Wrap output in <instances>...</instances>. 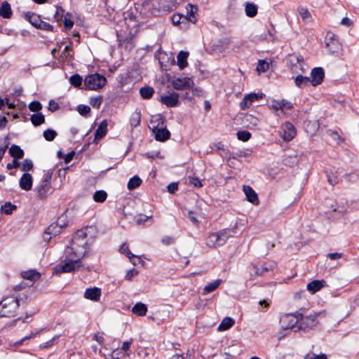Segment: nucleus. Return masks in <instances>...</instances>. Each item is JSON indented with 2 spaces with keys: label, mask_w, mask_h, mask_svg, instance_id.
<instances>
[{
  "label": "nucleus",
  "mask_w": 359,
  "mask_h": 359,
  "mask_svg": "<svg viewBox=\"0 0 359 359\" xmlns=\"http://www.w3.org/2000/svg\"><path fill=\"white\" fill-rule=\"evenodd\" d=\"M77 111L81 116H86L90 114V108L87 105L80 104L77 107Z\"/></svg>",
  "instance_id": "56"
},
{
  "label": "nucleus",
  "mask_w": 359,
  "mask_h": 359,
  "mask_svg": "<svg viewBox=\"0 0 359 359\" xmlns=\"http://www.w3.org/2000/svg\"><path fill=\"white\" fill-rule=\"evenodd\" d=\"M231 236V231L228 229H222L218 232L211 233L206 238V245L209 248H217L224 245Z\"/></svg>",
  "instance_id": "3"
},
{
  "label": "nucleus",
  "mask_w": 359,
  "mask_h": 359,
  "mask_svg": "<svg viewBox=\"0 0 359 359\" xmlns=\"http://www.w3.org/2000/svg\"><path fill=\"white\" fill-rule=\"evenodd\" d=\"M184 20H187V17L180 14H174L172 16V22L175 25H179Z\"/></svg>",
  "instance_id": "49"
},
{
  "label": "nucleus",
  "mask_w": 359,
  "mask_h": 359,
  "mask_svg": "<svg viewBox=\"0 0 359 359\" xmlns=\"http://www.w3.org/2000/svg\"><path fill=\"white\" fill-rule=\"evenodd\" d=\"M50 179L51 175L49 173H46L37 185L36 190L40 197H46L48 194L51 193Z\"/></svg>",
  "instance_id": "8"
},
{
  "label": "nucleus",
  "mask_w": 359,
  "mask_h": 359,
  "mask_svg": "<svg viewBox=\"0 0 359 359\" xmlns=\"http://www.w3.org/2000/svg\"><path fill=\"white\" fill-rule=\"evenodd\" d=\"M33 180L29 173H24L21 177L19 185L20 187L25 191H29L32 187Z\"/></svg>",
  "instance_id": "19"
},
{
  "label": "nucleus",
  "mask_w": 359,
  "mask_h": 359,
  "mask_svg": "<svg viewBox=\"0 0 359 359\" xmlns=\"http://www.w3.org/2000/svg\"><path fill=\"white\" fill-rule=\"evenodd\" d=\"M138 274V271L135 269H130L129 271H127V273L126 275V279L127 280H131L134 276H135L136 275Z\"/></svg>",
  "instance_id": "61"
},
{
  "label": "nucleus",
  "mask_w": 359,
  "mask_h": 359,
  "mask_svg": "<svg viewBox=\"0 0 359 359\" xmlns=\"http://www.w3.org/2000/svg\"><path fill=\"white\" fill-rule=\"evenodd\" d=\"M57 338H58V336H55L51 339L48 340V341L41 344L39 346L40 348L43 349V348H47L51 347L52 346H53V344H55V342L57 339Z\"/></svg>",
  "instance_id": "59"
},
{
  "label": "nucleus",
  "mask_w": 359,
  "mask_h": 359,
  "mask_svg": "<svg viewBox=\"0 0 359 359\" xmlns=\"http://www.w3.org/2000/svg\"><path fill=\"white\" fill-rule=\"evenodd\" d=\"M20 306V299L14 296H6L0 302V316L2 317L14 316Z\"/></svg>",
  "instance_id": "2"
},
{
  "label": "nucleus",
  "mask_w": 359,
  "mask_h": 359,
  "mask_svg": "<svg viewBox=\"0 0 359 359\" xmlns=\"http://www.w3.org/2000/svg\"><path fill=\"white\" fill-rule=\"evenodd\" d=\"M102 291L98 287H90L87 288L83 294V297L93 302H97L100 300L101 297Z\"/></svg>",
  "instance_id": "17"
},
{
  "label": "nucleus",
  "mask_w": 359,
  "mask_h": 359,
  "mask_svg": "<svg viewBox=\"0 0 359 359\" xmlns=\"http://www.w3.org/2000/svg\"><path fill=\"white\" fill-rule=\"evenodd\" d=\"M268 107L275 112L280 111L282 114H285L287 111L293 108V104L285 99H271L268 100Z\"/></svg>",
  "instance_id": "6"
},
{
  "label": "nucleus",
  "mask_w": 359,
  "mask_h": 359,
  "mask_svg": "<svg viewBox=\"0 0 359 359\" xmlns=\"http://www.w3.org/2000/svg\"><path fill=\"white\" fill-rule=\"evenodd\" d=\"M325 43L327 50L332 53H337L341 48V43L337 39H335V35L333 34H331L326 38Z\"/></svg>",
  "instance_id": "15"
},
{
  "label": "nucleus",
  "mask_w": 359,
  "mask_h": 359,
  "mask_svg": "<svg viewBox=\"0 0 359 359\" xmlns=\"http://www.w3.org/2000/svg\"><path fill=\"white\" fill-rule=\"evenodd\" d=\"M33 168L32 161L29 159H25L22 161L20 165V169L22 171H29Z\"/></svg>",
  "instance_id": "50"
},
{
  "label": "nucleus",
  "mask_w": 359,
  "mask_h": 359,
  "mask_svg": "<svg viewBox=\"0 0 359 359\" xmlns=\"http://www.w3.org/2000/svg\"><path fill=\"white\" fill-rule=\"evenodd\" d=\"M263 97V94L259 93H250L244 96L242 101L240 102V107L241 109L245 110L249 108L252 104Z\"/></svg>",
  "instance_id": "11"
},
{
  "label": "nucleus",
  "mask_w": 359,
  "mask_h": 359,
  "mask_svg": "<svg viewBox=\"0 0 359 359\" xmlns=\"http://www.w3.org/2000/svg\"><path fill=\"white\" fill-rule=\"evenodd\" d=\"M86 231H79L72 239V245L65 251V259L57 266L60 273H70L79 270L81 266V259L89 249L90 244L86 240Z\"/></svg>",
  "instance_id": "1"
},
{
  "label": "nucleus",
  "mask_w": 359,
  "mask_h": 359,
  "mask_svg": "<svg viewBox=\"0 0 359 359\" xmlns=\"http://www.w3.org/2000/svg\"><path fill=\"white\" fill-rule=\"evenodd\" d=\"M93 198L97 203H103L107 198V193L104 190L96 191L94 193Z\"/></svg>",
  "instance_id": "41"
},
{
  "label": "nucleus",
  "mask_w": 359,
  "mask_h": 359,
  "mask_svg": "<svg viewBox=\"0 0 359 359\" xmlns=\"http://www.w3.org/2000/svg\"><path fill=\"white\" fill-rule=\"evenodd\" d=\"M69 81L72 86L79 87L82 84L83 79L79 74H76L70 77Z\"/></svg>",
  "instance_id": "45"
},
{
  "label": "nucleus",
  "mask_w": 359,
  "mask_h": 359,
  "mask_svg": "<svg viewBox=\"0 0 359 359\" xmlns=\"http://www.w3.org/2000/svg\"><path fill=\"white\" fill-rule=\"evenodd\" d=\"M42 330H43L41 329V330H38V331H36L35 332H32L30 334H29L27 336H25V337L21 339L20 340L17 341L16 342H15L13 346H19L22 345L25 340L30 339L34 338L36 336H38L41 332Z\"/></svg>",
  "instance_id": "44"
},
{
  "label": "nucleus",
  "mask_w": 359,
  "mask_h": 359,
  "mask_svg": "<svg viewBox=\"0 0 359 359\" xmlns=\"http://www.w3.org/2000/svg\"><path fill=\"white\" fill-rule=\"evenodd\" d=\"M221 283H222L221 279H217L212 283H208L203 288L202 294L205 295L208 293H210V292L215 291L217 288L219 287V286L221 285Z\"/></svg>",
  "instance_id": "29"
},
{
  "label": "nucleus",
  "mask_w": 359,
  "mask_h": 359,
  "mask_svg": "<svg viewBox=\"0 0 359 359\" xmlns=\"http://www.w3.org/2000/svg\"><path fill=\"white\" fill-rule=\"evenodd\" d=\"M16 208V206L12 205L11 203H6L4 206L1 207V210L6 215L12 213L13 210Z\"/></svg>",
  "instance_id": "58"
},
{
  "label": "nucleus",
  "mask_w": 359,
  "mask_h": 359,
  "mask_svg": "<svg viewBox=\"0 0 359 359\" xmlns=\"http://www.w3.org/2000/svg\"><path fill=\"white\" fill-rule=\"evenodd\" d=\"M327 256L332 260H336L342 258L343 254L340 252H332L327 254Z\"/></svg>",
  "instance_id": "62"
},
{
  "label": "nucleus",
  "mask_w": 359,
  "mask_h": 359,
  "mask_svg": "<svg viewBox=\"0 0 359 359\" xmlns=\"http://www.w3.org/2000/svg\"><path fill=\"white\" fill-rule=\"evenodd\" d=\"M165 126L164 118L161 114L152 116L150 120L149 128L151 130H155V128H159Z\"/></svg>",
  "instance_id": "23"
},
{
  "label": "nucleus",
  "mask_w": 359,
  "mask_h": 359,
  "mask_svg": "<svg viewBox=\"0 0 359 359\" xmlns=\"http://www.w3.org/2000/svg\"><path fill=\"white\" fill-rule=\"evenodd\" d=\"M140 93L142 98L150 99L154 93V90L152 87L145 86L140 88Z\"/></svg>",
  "instance_id": "40"
},
{
  "label": "nucleus",
  "mask_w": 359,
  "mask_h": 359,
  "mask_svg": "<svg viewBox=\"0 0 359 359\" xmlns=\"http://www.w3.org/2000/svg\"><path fill=\"white\" fill-rule=\"evenodd\" d=\"M141 121V113L139 110H135L130 116V123L132 128H135L140 125Z\"/></svg>",
  "instance_id": "38"
},
{
  "label": "nucleus",
  "mask_w": 359,
  "mask_h": 359,
  "mask_svg": "<svg viewBox=\"0 0 359 359\" xmlns=\"http://www.w3.org/2000/svg\"><path fill=\"white\" fill-rule=\"evenodd\" d=\"M12 13L10 4L7 1H4L0 6V15L4 18H10Z\"/></svg>",
  "instance_id": "28"
},
{
  "label": "nucleus",
  "mask_w": 359,
  "mask_h": 359,
  "mask_svg": "<svg viewBox=\"0 0 359 359\" xmlns=\"http://www.w3.org/2000/svg\"><path fill=\"white\" fill-rule=\"evenodd\" d=\"M25 18L34 27L37 28L39 27H41L42 21L41 20L39 15L34 13H27L25 14Z\"/></svg>",
  "instance_id": "30"
},
{
  "label": "nucleus",
  "mask_w": 359,
  "mask_h": 359,
  "mask_svg": "<svg viewBox=\"0 0 359 359\" xmlns=\"http://www.w3.org/2000/svg\"><path fill=\"white\" fill-rule=\"evenodd\" d=\"M142 182V180L137 175H135L129 180L127 188L129 190L135 189L141 185Z\"/></svg>",
  "instance_id": "36"
},
{
  "label": "nucleus",
  "mask_w": 359,
  "mask_h": 359,
  "mask_svg": "<svg viewBox=\"0 0 359 359\" xmlns=\"http://www.w3.org/2000/svg\"><path fill=\"white\" fill-rule=\"evenodd\" d=\"M301 318V313H286L283 315L280 318V324L282 329L291 330L299 321Z\"/></svg>",
  "instance_id": "7"
},
{
  "label": "nucleus",
  "mask_w": 359,
  "mask_h": 359,
  "mask_svg": "<svg viewBox=\"0 0 359 359\" xmlns=\"http://www.w3.org/2000/svg\"><path fill=\"white\" fill-rule=\"evenodd\" d=\"M89 102L93 107L98 109L102 102V97L101 96L91 97Z\"/></svg>",
  "instance_id": "48"
},
{
  "label": "nucleus",
  "mask_w": 359,
  "mask_h": 359,
  "mask_svg": "<svg viewBox=\"0 0 359 359\" xmlns=\"http://www.w3.org/2000/svg\"><path fill=\"white\" fill-rule=\"evenodd\" d=\"M188 53L184 51H180L177 57V65L179 66L180 69H183L184 67H186L188 65L187 62V57H188Z\"/></svg>",
  "instance_id": "31"
},
{
  "label": "nucleus",
  "mask_w": 359,
  "mask_h": 359,
  "mask_svg": "<svg viewBox=\"0 0 359 359\" xmlns=\"http://www.w3.org/2000/svg\"><path fill=\"white\" fill-rule=\"evenodd\" d=\"M121 253L126 255L130 259L134 257V255L130 251L128 245L123 243L119 249Z\"/></svg>",
  "instance_id": "54"
},
{
  "label": "nucleus",
  "mask_w": 359,
  "mask_h": 359,
  "mask_svg": "<svg viewBox=\"0 0 359 359\" xmlns=\"http://www.w3.org/2000/svg\"><path fill=\"white\" fill-rule=\"evenodd\" d=\"M250 133L247 130L238 131L237 133L238 139L243 142L248 141L250 138Z\"/></svg>",
  "instance_id": "52"
},
{
  "label": "nucleus",
  "mask_w": 359,
  "mask_h": 359,
  "mask_svg": "<svg viewBox=\"0 0 359 359\" xmlns=\"http://www.w3.org/2000/svg\"><path fill=\"white\" fill-rule=\"evenodd\" d=\"M21 276L26 280L35 281L40 278L41 274L35 269H29L22 271L21 272Z\"/></svg>",
  "instance_id": "24"
},
{
  "label": "nucleus",
  "mask_w": 359,
  "mask_h": 359,
  "mask_svg": "<svg viewBox=\"0 0 359 359\" xmlns=\"http://www.w3.org/2000/svg\"><path fill=\"white\" fill-rule=\"evenodd\" d=\"M186 10L187 14L184 16L187 17V20H189L192 23H196L197 19L195 16V14L198 11V8L194 5L187 4L186 6Z\"/></svg>",
  "instance_id": "25"
},
{
  "label": "nucleus",
  "mask_w": 359,
  "mask_h": 359,
  "mask_svg": "<svg viewBox=\"0 0 359 359\" xmlns=\"http://www.w3.org/2000/svg\"><path fill=\"white\" fill-rule=\"evenodd\" d=\"M229 43L230 41L229 39L221 40L215 45V50L219 53H222L226 48H228Z\"/></svg>",
  "instance_id": "43"
},
{
  "label": "nucleus",
  "mask_w": 359,
  "mask_h": 359,
  "mask_svg": "<svg viewBox=\"0 0 359 359\" xmlns=\"http://www.w3.org/2000/svg\"><path fill=\"white\" fill-rule=\"evenodd\" d=\"M280 135L286 142L292 140L296 135L294 126L290 122L284 123L281 126Z\"/></svg>",
  "instance_id": "10"
},
{
  "label": "nucleus",
  "mask_w": 359,
  "mask_h": 359,
  "mask_svg": "<svg viewBox=\"0 0 359 359\" xmlns=\"http://www.w3.org/2000/svg\"><path fill=\"white\" fill-rule=\"evenodd\" d=\"M245 12L247 16L253 18L257 13V6L255 4L248 2L245 4Z\"/></svg>",
  "instance_id": "35"
},
{
  "label": "nucleus",
  "mask_w": 359,
  "mask_h": 359,
  "mask_svg": "<svg viewBox=\"0 0 359 359\" xmlns=\"http://www.w3.org/2000/svg\"><path fill=\"white\" fill-rule=\"evenodd\" d=\"M67 226L66 217H60L56 222L51 224L47 227L43 234V240L47 242L50 241L53 236H56L61 233Z\"/></svg>",
  "instance_id": "4"
},
{
  "label": "nucleus",
  "mask_w": 359,
  "mask_h": 359,
  "mask_svg": "<svg viewBox=\"0 0 359 359\" xmlns=\"http://www.w3.org/2000/svg\"><path fill=\"white\" fill-rule=\"evenodd\" d=\"M126 24L128 27L135 28L139 25V21L133 13H128L125 16Z\"/></svg>",
  "instance_id": "33"
},
{
  "label": "nucleus",
  "mask_w": 359,
  "mask_h": 359,
  "mask_svg": "<svg viewBox=\"0 0 359 359\" xmlns=\"http://www.w3.org/2000/svg\"><path fill=\"white\" fill-rule=\"evenodd\" d=\"M325 286L326 282L324 280H315L309 283L306 288L311 294H314Z\"/></svg>",
  "instance_id": "20"
},
{
  "label": "nucleus",
  "mask_w": 359,
  "mask_h": 359,
  "mask_svg": "<svg viewBox=\"0 0 359 359\" xmlns=\"http://www.w3.org/2000/svg\"><path fill=\"white\" fill-rule=\"evenodd\" d=\"M234 324V320L231 318H224L218 327L219 331H224L229 329Z\"/></svg>",
  "instance_id": "37"
},
{
  "label": "nucleus",
  "mask_w": 359,
  "mask_h": 359,
  "mask_svg": "<svg viewBox=\"0 0 359 359\" xmlns=\"http://www.w3.org/2000/svg\"><path fill=\"white\" fill-rule=\"evenodd\" d=\"M57 135V133L52 129H47L43 132V137L47 141H53Z\"/></svg>",
  "instance_id": "47"
},
{
  "label": "nucleus",
  "mask_w": 359,
  "mask_h": 359,
  "mask_svg": "<svg viewBox=\"0 0 359 359\" xmlns=\"http://www.w3.org/2000/svg\"><path fill=\"white\" fill-rule=\"evenodd\" d=\"M133 343V339L123 342L121 347L120 348L123 353L126 355L129 356L130 354V346Z\"/></svg>",
  "instance_id": "46"
},
{
  "label": "nucleus",
  "mask_w": 359,
  "mask_h": 359,
  "mask_svg": "<svg viewBox=\"0 0 359 359\" xmlns=\"http://www.w3.org/2000/svg\"><path fill=\"white\" fill-rule=\"evenodd\" d=\"M48 110L50 111H55L59 108L57 102L54 100H50L48 103Z\"/></svg>",
  "instance_id": "63"
},
{
  "label": "nucleus",
  "mask_w": 359,
  "mask_h": 359,
  "mask_svg": "<svg viewBox=\"0 0 359 359\" xmlns=\"http://www.w3.org/2000/svg\"><path fill=\"white\" fill-rule=\"evenodd\" d=\"M62 46L61 44H57V46L53 48L52 50V55L53 56L55 57V58H58L60 60H64V59H67L68 57H72V55H70L69 53H67V51L69 50L70 48V46H66L62 53L58 56L57 55V53L58 52L60 51V48H61Z\"/></svg>",
  "instance_id": "22"
},
{
  "label": "nucleus",
  "mask_w": 359,
  "mask_h": 359,
  "mask_svg": "<svg viewBox=\"0 0 359 359\" xmlns=\"http://www.w3.org/2000/svg\"><path fill=\"white\" fill-rule=\"evenodd\" d=\"M188 180H189V183L195 187L199 188L203 186V184H202L201 180L198 177H196L195 175L189 176Z\"/></svg>",
  "instance_id": "53"
},
{
  "label": "nucleus",
  "mask_w": 359,
  "mask_h": 359,
  "mask_svg": "<svg viewBox=\"0 0 359 359\" xmlns=\"http://www.w3.org/2000/svg\"><path fill=\"white\" fill-rule=\"evenodd\" d=\"M147 311V305L142 302L136 303L132 308V312L139 316H144Z\"/></svg>",
  "instance_id": "27"
},
{
  "label": "nucleus",
  "mask_w": 359,
  "mask_h": 359,
  "mask_svg": "<svg viewBox=\"0 0 359 359\" xmlns=\"http://www.w3.org/2000/svg\"><path fill=\"white\" fill-rule=\"evenodd\" d=\"M107 80L104 76L99 74H93L85 78L83 85L86 89L97 90L104 86Z\"/></svg>",
  "instance_id": "5"
},
{
  "label": "nucleus",
  "mask_w": 359,
  "mask_h": 359,
  "mask_svg": "<svg viewBox=\"0 0 359 359\" xmlns=\"http://www.w3.org/2000/svg\"><path fill=\"white\" fill-rule=\"evenodd\" d=\"M295 85L299 88H304L309 85L310 83V78L307 76H303L302 75H299L294 79Z\"/></svg>",
  "instance_id": "34"
},
{
  "label": "nucleus",
  "mask_w": 359,
  "mask_h": 359,
  "mask_svg": "<svg viewBox=\"0 0 359 359\" xmlns=\"http://www.w3.org/2000/svg\"><path fill=\"white\" fill-rule=\"evenodd\" d=\"M270 67V63L264 60H259L257 66V71L260 73L266 72Z\"/></svg>",
  "instance_id": "42"
},
{
  "label": "nucleus",
  "mask_w": 359,
  "mask_h": 359,
  "mask_svg": "<svg viewBox=\"0 0 359 359\" xmlns=\"http://www.w3.org/2000/svg\"><path fill=\"white\" fill-rule=\"evenodd\" d=\"M170 83L173 88L177 90L192 88L194 86V81L189 77L173 78L170 80Z\"/></svg>",
  "instance_id": "9"
},
{
  "label": "nucleus",
  "mask_w": 359,
  "mask_h": 359,
  "mask_svg": "<svg viewBox=\"0 0 359 359\" xmlns=\"http://www.w3.org/2000/svg\"><path fill=\"white\" fill-rule=\"evenodd\" d=\"M160 101L168 107H174L179 104V94L175 92L161 97Z\"/></svg>",
  "instance_id": "13"
},
{
  "label": "nucleus",
  "mask_w": 359,
  "mask_h": 359,
  "mask_svg": "<svg viewBox=\"0 0 359 359\" xmlns=\"http://www.w3.org/2000/svg\"><path fill=\"white\" fill-rule=\"evenodd\" d=\"M107 132V121L106 120L102 121L99 126L97 127L95 133V139L100 140L102 139Z\"/></svg>",
  "instance_id": "26"
},
{
  "label": "nucleus",
  "mask_w": 359,
  "mask_h": 359,
  "mask_svg": "<svg viewBox=\"0 0 359 359\" xmlns=\"http://www.w3.org/2000/svg\"><path fill=\"white\" fill-rule=\"evenodd\" d=\"M152 215L147 216V215H140L137 219H136V223L137 224H142L145 222H147L149 219L151 218Z\"/></svg>",
  "instance_id": "60"
},
{
  "label": "nucleus",
  "mask_w": 359,
  "mask_h": 359,
  "mask_svg": "<svg viewBox=\"0 0 359 359\" xmlns=\"http://www.w3.org/2000/svg\"><path fill=\"white\" fill-rule=\"evenodd\" d=\"M30 120L34 126H38L45 122V117L41 113H36L31 116Z\"/></svg>",
  "instance_id": "39"
},
{
  "label": "nucleus",
  "mask_w": 359,
  "mask_h": 359,
  "mask_svg": "<svg viewBox=\"0 0 359 359\" xmlns=\"http://www.w3.org/2000/svg\"><path fill=\"white\" fill-rule=\"evenodd\" d=\"M60 17L64 18L63 23L65 29H71L74 25L73 15L70 13H67L65 15H63V10H62L61 8H57L55 18L57 20H59Z\"/></svg>",
  "instance_id": "14"
},
{
  "label": "nucleus",
  "mask_w": 359,
  "mask_h": 359,
  "mask_svg": "<svg viewBox=\"0 0 359 359\" xmlns=\"http://www.w3.org/2000/svg\"><path fill=\"white\" fill-rule=\"evenodd\" d=\"M9 154L16 160L22 158L24 156L23 150L19 146L15 144L10 147Z\"/></svg>",
  "instance_id": "32"
},
{
  "label": "nucleus",
  "mask_w": 359,
  "mask_h": 359,
  "mask_svg": "<svg viewBox=\"0 0 359 359\" xmlns=\"http://www.w3.org/2000/svg\"><path fill=\"white\" fill-rule=\"evenodd\" d=\"M323 78V69L320 67H315L311 72L310 83L313 86H316L322 83Z\"/></svg>",
  "instance_id": "16"
},
{
  "label": "nucleus",
  "mask_w": 359,
  "mask_h": 359,
  "mask_svg": "<svg viewBox=\"0 0 359 359\" xmlns=\"http://www.w3.org/2000/svg\"><path fill=\"white\" fill-rule=\"evenodd\" d=\"M126 355L123 353L122 350L120 348H117L112 351L111 353V357L113 359H123Z\"/></svg>",
  "instance_id": "51"
},
{
  "label": "nucleus",
  "mask_w": 359,
  "mask_h": 359,
  "mask_svg": "<svg viewBox=\"0 0 359 359\" xmlns=\"http://www.w3.org/2000/svg\"><path fill=\"white\" fill-rule=\"evenodd\" d=\"M243 191L246 196L247 200L254 204H259V198L256 192L250 187L247 185H244L243 187Z\"/></svg>",
  "instance_id": "18"
},
{
  "label": "nucleus",
  "mask_w": 359,
  "mask_h": 359,
  "mask_svg": "<svg viewBox=\"0 0 359 359\" xmlns=\"http://www.w3.org/2000/svg\"><path fill=\"white\" fill-rule=\"evenodd\" d=\"M167 189L170 193L173 194L177 190L178 184L175 182L170 183V184H168Z\"/></svg>",
  "instance_id": "64"
},
{
  "label": "nucleus",
  "mask_w": 359,
  "mask_h": 359,
  "mask_svg": "<svg viewBox=\"0 0 359 359\" xmlns=\"http://www.w3.org/2000/svg\"><path fill=\"white\" fill-rule=\"evenodd\" d=\"M295 60L297 62V64L294 67H292V71L294 72L297 73V68L299 67L301 71L302 72H304L306 70L304 69V62H303L302 58H300L299 57H296Z\"/></svg>",
  "instance_id": "55"
},
{
  "label": "nucleus",
  "mask_w": 359,
  "mask_h": 359,
  "mask_svg": "<svg viewBox=\"0 0 359 359\" xmlns=\"http://www.w3.org/2000/svg\"><path fill=\"white\" fill-rule=\"evenodd\" d=\"M151 130L155 134L156 140L158 141H165L169 139L170 136V133L168 130L166 129L165 126L155 128V130Z\"/></svg>",
  "instance_id": "21"
},
{
  "label": "nucleus",
  "mask_w": 359,
  "mask_h": 359,
  "mask_svg": "<svg viewBox=\"0 0 359 359\" xmlns=\"http://www.w3.org/2000/svg\"><path fill=\"white\" fill-rule=\"evenodd\" d=\"M318 316V313H312L306 316L301 314V318L299 321V329H306L316 325V320Z\"/></svg>",
  "instance_id": "12"
},
{
  "label": "nucleus",
  "mask_w": 359,
  "mask_h": 359,
  "mask_svg": "<svg viewBox=\"0 0 359 359\" xmlns=\"http://www.w3.org/2000/svg\"><path fill=\"white\" fill-rule=\"evenodd\" d=\"M29 109L32 111L38 112L42 109V105L38 101H33L29 104Z\"/></svg>",
  "instance_id": "57"
}]
</instances>
